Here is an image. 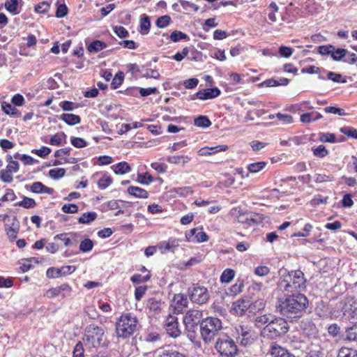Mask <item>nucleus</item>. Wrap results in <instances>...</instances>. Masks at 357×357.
<instances>
[{
	"mask_svg": "<svg viewBox=\"0 0 357 357\" xmlns=\"http://www.w3.org/2000/svg\"><path fill=\"white\" fill-rule=\"evenodd\" d=\"M309 304L306 296L298 292L293 294H284L278 299L277 309L279 312L289 319L301 317Z\"/></svg>",
	"mask_w": 357,
	"mask_h": 357,
	"instance_id": "nucleus-1",
	"label": "nucleus"
},
{
	"mask_svg": "<svg viewBox=\"0 0 357 357\" xmlns=\"http://www.w3.org/2000/svg\"><path fill=\"white\" fill-rule=\"evenodd\" d=\"M278 289L288 294H296L306 288V279L301 270L289 271L283 274L278 283Z\"/></svg>",
	"mask_w": 357,
	"mask_h": 357,
	"instance_id": "nucleus-2",
	"label": "nucleus"
},
{
	"mask_svg": "<svg viewBox=\"0 0 357 357\" xmlns=\"http://www.w3.org/2000/svg\"><path fill=\"white\" fill-rule=\"evenodd\" d=\"M83 341L86 347L93 348L106 347L108 344L105 329L95 324H89L85 327Z\"/></svg>",
	"mask_w": 357,
	"mask_h": 357,
	"instance_id": "nucleus-3",
	"label": "nucleus"
},
{
	"mask_svg": "<svg viewBox=\"0 0 357 357\" xmlns=\"http://www.w3.org/2000/svg\"><path fill=\"white\" fill-rule=\"evenodd\" d=\"M138 320L132 313H124L116 322V333L118 337L126 339L132 335L137 329Z\"/></svg>",
	"mask_w": 357,
	"mask_h": 357,
	"instance_id": "nucleus-4",
	"label": "nucleus"
},
{
	"mask_svg": "<svg viewBox=\"0 0 357 357\" xmlns=\"http://www.w3.org/2000/svg\"><path fill=\"white\" fill-rule=\"evenodd\" d=\"M222 329V322L217 317H208L200 323L201 336L206 343L213 340L215 336H220Z\"/></svg>",
	"mask_w": 357,
	"mask_h": 357,
	"instance_id": "nucleus-5",
	"label": "nucleus"
},
{
	"mask_svg": "<svg viewBox=\"0 0 357 357\" xmlns=\"http://www.w3.org/2000/svg\"><path fill=\"white\" fill-rule=\"evenodd\" d=\"M202 311L199 310H189L183 317V324L188 332V337L192 340L196 337V331L198 326L202 321Z\"/></svg>",
	"mask_w": 357,
	"mask_h": 357,
	"instance_id": "nucleus-6",
	"label": "nucleus"
},
{
	"mask_svg": "<svg viewBox=\"0 0 357 357\" xmlns=\"http://www.w3.org/2000/svg\"><path fill=\"white\" fill-rule=\"evenodd\" d=\"M289 331V324L287 321L282 318L277 317L275 321L267 328H262L261 335L264 338L269 340H276L282 335L286 334Z\"/></svg>",
	"mask_w": 357,
	"mask_h": 357,
	"instance_id": "nucleus-7",
	"label": "nucleus"
},
{
	"mask_svg": "<svg viewBox=\"0 0 357 357\" xmlns=\"http://www.w3.org/2000/svg\"><path fill=\"white\" fill-rule=\"evenodd\" d=\"M215 349L223 357H234L238 352V347L235 342L227 335L218 337Z\"/></svg>",
	"mask_w": 357,
	"mask_h": 357,
	"instance_id": "nucleus-8",
	"label": "nucleus"
},
{
	"mask_svg": "<svg viewBox=\"0 0 357 357\" xmlns=\"http://www.w3.org/2000/svg\"><path fill=\"white\" fill-rule=\"evenodd\" d=\"M190 300L195 304L202 305L206 304L210 298L208 289L199 284H192L188 289Z\"/></svg>",
	"mask_w": 357,
	"mask_h": 357,
	"instance_id": "nucleus-9",
	"label": "nucleus"
},
{
	"mask_svg": "<svg viewBox=\"0 0 357 357\" xmlns=\"http://www.w3.org/2000/svg\"><path fill=\"white\" fill-rule=\"evenodd\" d=\"M234 335L243 346L250 345L254 341V333L250 326L238 324L234 327Z\"/></svg>",
	"mask_w": 357,
	"mask_h": 357,
	"instance_id": "nucleus-10",
	"label": "nucleus"
},
{
	"mask_svg": "<svg viewBox=\"0 0 357 357\" xmlns=\"http://www.w3.org/2000/svg\"><path fill=\"white\" fill-rule=\"evenodd\" d=\"M165 328L167 333L173 338L180 336L181 331L177 317L169 314L166 319Z\"/></svg>",
	"mask_w": 357,
	"mask_h": 357,
	"instance_id": "nucleus-11",
	"label": "nucleus"
},
{
	"mask_svg": "<svg viewBox=\"0 0 357 357\" xmlns=\"http://www.w3.org/2000/svg\"><path fill=\"white\" fill-rule=\"evenodd\" d=\"M76 270L75 266H63L61 268L50 267L46 271V277L49 279H54L62 276H67L74 273Z\"/></svg>",
	"mask_w": 357,
	"mask_h": 357,
	"instance_id": "nucleus-12",
	"label": "nucleus"
},
{
	"mask_svg": "<svg viewBox=\"0 0 357 357\" xmlns=\"http://www.w3.org/2000/svg\"><path fill=\"white\" fill-rule=\"evenodd\" d=\"M186 241L192 243H203L208 240V236L202 229L193 228L185 232Z\"/></svg>",
	"mask_w": 357,
	"mask_h": 357,
	"instance_id": "nucleus-13",
	"label": "nucleus"
},
{
	"mask_svg": "<svg viewBox=\"0 0 357 357\" xmlns=\"http://www.w3.org/2000/svg\"><path fill=\"white\" fill-rule=\"evenodd\" d=\"M72 292V287L68 283L61 284L60 286L50 288L47 290L45 295L50 298L61 296L66 297Z\"/></svg>",
	"mask_w": 357,
	"mask_h": 357,
	"instance_id": "nucleus-14",
	"label": "nucleus"
},
{
	"mask_svg": "<svg viewBox=\"0 0 357 357\" xmlns=\"http://www.w3.org/2000/svg\"><path fill=\"white\" fill-rule=\"evenodd\" d=\"M221 91L218 87L204 89L203 90H199L192 95L191 100H195V98L202 100L213 99L218 97Z\"/></svg>",
	"mask_w": 357,
	"mask_h": 357,
	"instance_id": "nucleus-15",
	"label": "nucleus"
},
{
	"mask_svg": "<svg viewBox=\"0 0 357 357\" xmlns=\"http://www.w3.org/2000/svg\"><path fill=\"white\" fill-rule=\"evenodd\" d=\"M79 234L76 232L61 233L54 236V240H60L66 247L76 245Z\"/></svg>",
	"mask_w": 357,
	"mask_h": 357,
	"instance_id": "nucleus-16",
	"label": "nucleus"
},
{
	"mask_svg": "<svg viewBox=\"0 0 357 357\" xmlns=\"http://www.w3.org/2000/svg\"><path fill=\"white\" fill-rule=\"evenodd\" d=\"M25 188L29 190L31 192L36 194H48L52 195L54 192L52 188L47 187L40 181L33 182L31 185H26Z\"/></svg>",
	"mask_w": 357,
	"mask_h": 357,
	"instance_id": "nucleus-17",
	"label": "nucleus"
},
{
	"mask_svg": "<svg viewBox=\"0 0 357 357\" xmlns=\"http://www.w3.org/2000/svg\"><path fill=\"white\" fill-rule=\"evenodd\" d=\"M22 6V0H6L4 3L6 10L13 15L21 13Z\"/></svg>",
	"mask_w": 357,
	"mask_h": 357,
	"instance_id": "nucleus-18",
	"label": "nucleus"
},
{
	"mask_svg": "<svg viewBox=\"0 0 357 357\" xmlns=\"http://www.w3.org/2000/svg\"><path fill=\"white\" fill-rule=\"evenodd\" d=\"M5 231L9 241L13 242L16 239L19 231V225L16 217L13 218L10 225L5 224Z\"/></svg>",
	"mask_w": 357,
	"mask_h": 357,
	"instance_id": "nucleus-19",
	"label": "nucleus"
},
{
	"mask_svg": "<svg viewBox=\"0 0 357 357\" xmlns=\"http://www.w3.org/2000/svg\"><path fill=\"white\" fill-rule=\"evenodd\" d=\"M250 304L248 301L239 299L234 302L232 305V310L235 314L242 316L249 308Z\"/></svg>",
	"mask_w": 357,
	"mask_h": 357,
	"instance_id": "nucleus-20",
	"label": "nucleus"
},
{
	"mask_svg": "<svg viewBox=\"0 0 357 357\" xmlns=\"http://www.w3.org/2000/svg\"><path fill=\"white\" fill-rule=\"evenodd\" d=\"M173 303L178 312H181L188 304L187 296L183 294H175L173 298Z\"/></svg>",
	"mask_w": 357,
	"mask_h": 357,
	"instance_id": "nucleus-21",
	"label": "nucleus"
},
{
	"mask_svg": "<svg viewBox=\"0 0 357 357\" xmlns=\"http://www.w3.org/2000/svg\"><path fill=\"white\" fill-rule=\"evenodd\" d=\"M269 352L274 357H295L286 349L279 346L277 344L271 345Z\"/></svg>",
	"mask_w": 357,
	"mask_h": 357,
	"instance_id": "nucleus-22",
	"label": "nucleus"
},
{
	"mask_svg": "<svg viewBox=\"0 0 357 357\" xmlns=\"http://www.w3.org/2000/svg\"><path fill=\"white\" fill-rule=\"evenodd\" d=\"M111 169L116 174H125L131 172V167L126 162L122 161L111 166Z\"/></svg>",
	"mask_w": 357,
	"mask_h": 357,
	"instance_id": "nucleus-23",
	"label": "nucleus"
},
{
	"mask_svg": "<svg viewBox=\"0 0 357 357\" xmlns=\"http://www.w3.org/2000/svg\"><path fill=\"white\" fill-rule=\"evenodd\" d=\"M127 192L131 196L139 199H146L149 197V192L139 187L130 186L127 189Z\"/></svg>",
	"mask_w": 357,
	"mask_h": 357,
	"instance_id": "nucleus-24",
	"label": "nucleus"
},
{
	"mask_svg": "<svg viewBox=\"0 0 357 357\" xmlns=\"http://www.w3.org/2000/svg\"><path fill=\"white\" fill-rule=\"evenodd\" d=\"M59 119L63 121L68 126H75L81 122L79 116L68 113H64L60 115Z\"/></svg>",
	"mask_w": 357,
	"mask_h": 357,
	"instance_id": "nucleus-25",
	"label": "nucleus"
},
{
	"mask_svg": "<svg viewBox=\"0 0 357 357\" xmlns=\"http://www.w3.org/2000/svg\"><path fill=\"white\" fill-rule=\"evenodd\" d=\"M139 27H140L139 32L142 35H146L150 31V28H151L150 18L146 14H142L140 16Z\"/></svg>",
	"mask_w": 357,
	"mask_h": 357,
	"instance_id": "nucleus-26",
	"label": "nucleus"
},
{
	"mask_svg": "<svg viewBox=\"0 0 357 357\" xmlns=\"http://www.w3.org/2000/svg\"><path fill=\"white\" fill-rule=\"evenodd\" d=\"M322 115L317 112L303 113L301 116V121L304 123H310L321 119Z\"/></svg>",
	"mask_w": 357,
	"mask_h": 357,
	"instance_id": "nucleus-27",
	"label": "nucleus"
},
{
	"mask_svg": "<svg viewBox=\"0 0 357 357\" xmlns=\"http://www.w3.org/2000/svg\"><path fill=\"white\" fill-rule=\"evenodd\" d=\"M107 47V45L101 40H96L91 42L87 47V50L90 53H97Z\"/></svg>",
	"mask_w": 357,
	"mask_h": 357,
	"instance_id": "nucleus-28",
	"label": "nucleus"
},
{
	"mask_svg": "<svg viewBox=\"0 0 357 357\" xmlns=\"http://www.w3.org/2000/svg\"><path fill=\"white\" fill-rule=\"evenodd\" d=\"M66 135L64 132H59L52 135L49 141L50 144L52 146H60L62 144V142L64 144L66 143Z\"/></svg>",
	"mask_w": 357,
	"mask_h": 357,
	"instance_id": "nucleus-29",
	"label": "nucleus"
},
{
	"mask_svg": "<svg viewBox=\"0 0 357 357\" xmlns=\"http://www.w3.org/2000/svg\"><path fill=\"white\" fill-rule=\"evenodd\" d=\"M190 158L188 155H172L169 156L167 160L172 164L178 165L182 164L184 165L190 160Z\"/></svg>",
	"mask_w": 357,
	"mask_h": 357,
	"instance_id": "nucleus-30",
	"label": "nucleus"
},
{
	"mask_svg": "<svg viewBox=\"0 0 357 357\" xmlns=\"http://www.w3.org/2000/svg\"><path fill=\"white\" fill-rule=\"evenodd\" d=\"M15 206H20L24 208H33L36 206V202L33 198L24 196L22 200L17 202Z\"/></svg>",
	"mask_w": 357,
	"mask_h": 357,
	"instance_id": "nucleus-31",
	"label": "nucleus"
},
{
	"mask_svg": "<svg viewBox=\"0 0 357 357\" xmlns=\"http://www.w3.org/2000/svg\"><path fill=\"white\" fill-rule=\"evenodd\" d=\"M97 218V213L94 211L84 213L78 219L80 224H89Z\"/></svg>",
	"mask_w": 357,
	"mask_h": 357,
	"instance_id": "nucleus-32",
	"label": "nucleus"
},
{
	"mask_svg": "<svg viewBox=\"0 0 357 357\" xmlns=\"http://www.w3.org/2000/svg\"><path fill=\"white\" fill-rule=\"evenodd\" d=\"M153 181V177L149 172L137 174V181L142 185H148Z\"/></svg>",
	"mask_w": 357,
	"mask_h": 357,
	"instance_id": "nucleus-33",
	"label": "nucleus"
},
{
	"mask_svg": "<svg viewBox=\"0 0 357 357\" xmlns=\"http://www.w3.org/2000/svg\"><path fill=\"white\" fill-rule=\"evenodd\" d=\"M235 276V271L231 268H226L222 273L220 280L222 283L230 282Z\"/></svg>",
	"mask_w": 357,
	"mask_h": 357,
	"instance_id": "nucleus-34",
	"label": "nucleus"
},
{
	"mask_svg": "<svg viewBox=\"0 0 357 357\" xmlns=\"http://www.w3.org/2000/svg\"><path fill=\"white\" fill-rule=\"evenodd\" d=\"M194 124L197 127L206 128L211 125V121L207 116L201 115L195 119Z\"/></svg>",
	"mask_w": 357,
	"mask_h": 357,
	"instance_id": "nucleus-35",
	"label": "nucleus"
},
{
	"mask_svg": "<svg viewBox=\"0 0 357 357\" xmlns=\"http://www.w3.org/2000/svg\"><path fill=\"white\" fill-rule=\"evenodd\" d=\"M160 73L157 70L145 68L144 66L142 68L141 77H142L158 79L160 78Z\"/></svg>",
	"mask_w": 357,
	"mask_h": 357,
	"instance_id": "nucleus-36",
	"label": "nucleus"
},
{
	"mask_svg": "<svg viewBox=\"0 0 357 357\" xmlns=\"http://www.w3.org/2000/svg\"><path fill=\"white\" fill-rule=\"evenodd\" d=\"M113 179L111 176L104 174L98 181V187L100 190H105L112 183Z\"/></svg>",
	"mask_w": 357,
	"mask_h": 357,
	"instance_id": "nucleus-37",
	"label": "nucleus"
},
{
	"mask_svg": "<svg viewBox=\"0 0 357 357\" xmlns=\"http://www.w3.org/2000/svg\"><path fill=\"white\" fill-rule=\"evenodd\" d=\"M93 246V241L91 239L86 238L80 242L79 248V251L82 252H88L92 250Z\"/></svg>",
	"mask_w": 357,
	"mask_h": 357,
	"instance_id": "nucleus-38",
	"label": "nucleus"
},
{
	"mask_svg": "<svg viewBox=\"0 0 357 357\" xmlns=\"http://www.w3.org/2000/svg\"><path fill=\"white\" fill-rule=\"evenodd\" d=\"M337 357H357V349L342 347L339 350Z\"/></svg>",
	"mask_w": 357,
	"mask_h": 357,
	"instance_id": "nucleus-39",
	"label": "nucleus"
},
{
	"mask_svg": "<svg viewBox=\"0 0 357 357\" xmlns=\"http://www.w3.org/2000/svg\"><path fill=\"white\" fill-rule=\"evenodd\" d=\"M1 109L3 112L10 116H16L18 110L11 104L7 102H3L1 103Z\"/></svg>",
	"mask_w": 357,
	"mask_h": 357,
	"instance_id": "nucleus-40",
	"label": "nucleus"
},
{
	"mask_svg": "<svg viewBox=\"0 0 357 357\" xmlns=\"http://www.w3.org/2000/svg\"><path fill=\"white\" fill-rule=\"evenodd\" d=\"M169 38H170V40L174 43L178 42L181 40H190V38L187 34H185V33H183L182 31H176V30L174 31L171 33Z\"/></svg>",
	"mask_w": 357,
	"mask_h": 357,
	"instance_id": "nucleus-41",
	"label": "nucleus"
},
{
	"mask_svg": "<svg viewBox=\"0 0 357 357\" xmlns=\"http://www.w3.org/2000/svg\"><path fill=\"white\" fill-rule=\"evenodd\" d=\"M343 337L346 340L354 341L357 340V327H349L347 328L345 334L343 335Z\"/></svg>",
	"mask_w": 357,
	"mask_h": 357,
	"instance_id": "nucleus-42",
	"label": "nucleus"
},
{
	"mask_svg": "<svg viewBox=\"0 0 357 357\" xmlns=\"http://www.w3.org/2000/svg\"><path fill=\"white\" fill-rule=\"evenodd\" d=\"M124 79V75L123 73L121 71H119L117 73L114 78L112 79V83H111V88L112 89H118L123 83Z\"/></svg>",
	"mask_w": 357,
	"mask_h": 357,
	"instance_id": "nucleus-43",
	"label": "nucleus"
},
{
	"mask_svg": "<svg viewBox=\"0 0 357 357\" xmlns=\"http://www.w3.org/2000/svg\"><path fill=\"white\" fill-rule=\"evenodd\" d=\"M347 50L343 48H335L334 47V50L331 53V57L333 60L338 61L342 60L347 54Z\"/></svg>",
	"mask_w": 357,
	"mask_h": 357,
	"instance_id": "nucleus-44",
	"label": "nucleus"
},
{
	"mask_svg": "<svg viewBox=\"0 0 357 357\" xmlns=\"http://www.w3.org/2000/svg\"><path fill=\"white\" fill-rule=\"evenodd\" d=\"M151 275L150 273L146 275H142L140 274H135L130 278V281L133 284H140L148 282L151 279Z\"/></svg>",
	"mask_w": 357,
	"mask_h": 357,
	"instance_id": "nucleus-45",
	"label": "nucleus"
},
{
	"mask_svg": "<svg viewBox=\"0 0 357 357\" xmlns=\"http://www.w3.org/2000/svg\"><path fill=\"white\" fill-rule=\"evenodd\" d=\"M341 133L349 138L357 139V130L351 126H344L340 129Z\"/></svg>",
	"mask_w": 357,
	"mask_h": 357,
	"instance_id": "nucleus-46",
	"label": "nucleus"
},
{
	"mask_svg": "<svg viewBox=\"0 0 357 357\" xmlns=\"http://www.w3.org/2000/svg\"><path fill=\"white\" fill-rule=\"evenodd\" d=\"M328 197H322L321 195H316L310 201V205L312 207H317L320 204H325L328 202Z\"/></svg>",
	"mask_w": 357,
	"mask_h": 357,
	"instance_id": "nucleus-47",
	"label": "nucleus"
},
{
	"mask_svg": "<svg viewBox=\"0 0 357 357\" xmlns=\"http://www.w3.org/2000/svg\"><path fill=\"white\" fill-rule=\"evenodd\" d=\"M266 165L264 161L253 162L248 165V169L250 173H257L262 170Z\"/></svg>",
	"mask_w": 357,
	"mask_h": 357,
	"instance_id": "nucleus-48",
	"label": "nucleus"
},
{
	"mask_svg": "<svg viewBox=\"0 0 357 357\" xmlns=\"http://www.w3.org/2000/svg\"><path fill=\"white\" fill-rule=\"evenodd\" d=\"M313 155L315 157L323 158L328 155V151L324 145H319L312 149Z\"/></svg>",
	"mask_w": 357,
	"mask_h": 357,
	"instance_id": "nucleus-49",
	"label": "nucleus"
},
{
	"mask_svg": "<svg viewBox=\"0 0 357 357\" xmlns=\"http://www.w3.org/2000/svg\"><path fill=\"white\" fill-rule=\"evenodd\" d=\"M144 341L147 342L154 343L161 340V336L156 331L147 332L144 335Z\"/></svg>",
	"mask_w": 357,
	"mask_h": 357,
	"instance_id": "nucleus-50",
	"label": "nucleus"
},
{
	"mask_svg": "<svg viewBox=\"0 0 357 357\" xmlns=\"http://www.w3.org/2000/svg\"><path fill=\"white\" fill-rule=\"evenodd\" d=\"M319 139L321 142L335 143L336 142V136L333 133L319 132Z\"/></svg>",
	"mask_w": 357,
	"mask_h": 357,
	"instance_id": "nucleus-51",
	"label": "nucleus"
},
{
	"mask_svg": "<svg viewBox=\"0 0 357 357\" xmlns=\"http://www.w3.org/2000/svg\"><path fill=\"white\" fill-rule=\"evenodd\" d=\"M237 221L239 223L245 224L248 226H252L257 222V221L251 217L250 214L245 211Z\"/></svg>",
	"mask_w": 357,
	"mask_h": 357,
	"instance_id": "nucleus-52",
	"label": "nucleus"
},
{
	"mask_svg": "<svg viewBox=\"0 0 357 357\" xmlns=\"http://www.w3.org/2000/svg\"><path fill=\"white\" fill-rule=\"evenodd\" d=\"M120 203L123 204V206H131V203L129 202L123 201V200H110L107 202V207L110 210H115L121 208Z\"/></svg>",
	"mask_w": 357,
	"mask_h": 357,
	"instance_id": "nucleus-53",
	"label": "nucleus"
},
{
	"mask_svg": "<svg viewBox=\"0 0 357 357\" xmlns=\"http://www.w3.org/2000/svg\"><path fill=\"white\" fill-rule=\"evenodd\" d=\"M66 169L64 168H54L49 171V176L53 179H59L65 176Z\"/></svg>",
	"mask_w": 357,
	"mask_h": 357,
	"instance_id": "nucleus-54",
	"label": "nucleus"
},
{
	"mask_svg": "<svg viewBox=\"0 0 357 357\" xmlns=\"http://www.w3.org/2000/svg\"><path fill=\"white\" fill-rule=\"evenodd\" d=\"M71 144L78 149L84 148L87 146L88 142L81 137H70Z\"/></svg>",
	"mask_w": 357,
	"mask_h": 357,
	"instance_id": "nucleus-55",
	"label": "nucleus"
},
{
	"mask_svg": "<svg viewBox=\"0 0 357 357\" xmlns=\"http://www.w3.org/2000/svg\"><path fill=\"white\" fill-rule=\"evenodd\" d=\"M324 111L326 113L337 114L341 116L347 115V113L345 112L344 109L336 106L326 107L324 108Z\"/></svg>",
	"mask_w": 357,
	"mask_h": 357,
	"instance_id": "nucleus-56",
	"label": "nucleus"
},
{
	"mask_svg": "<svg viewBox=\"0 0 357 357\" xmlns=\"http://www.w3.org/2000/svg\"><path fill=\"white\" fill-rule=\"evenodd\" d=\"M171 22V17L169 15H162L159 17L156 22L155 25L160 29L167 27Z\"/></svg>",
	"mask_w": 357,
	"mask_h": 357,
	"instance_id": "nucleus-57",
	"label": "nucleus"
},
{
	"mask_svg": "<svg viewBox=\"0 0 357 357\" xmlns=\"http://www.w3.org/2000/svg\"><path fill=\"white\" fill-rule=\"evenodd\" d=\"M50 8V4L47 1H42L35 6L34 10L38 13H47Z\"/></svg>",
	"mask_w": 357,
	"mask_h": 357,
	"instance_id": "nucleus-58",
	"label": "nucleus"
},
{
	"mask_svg": "<svg viewBox=\"0 0 357 357\" xmlns=\"http://www.w3.org/2000/svg\"><path fill=\"white\" fill-rule=\"evenodd\" d=\"M173 192L180 197H186L193 192L192 188L188 186L174 188Z\"/></svg>",
	"mask_w": 357,
	"mask_h": 357,
	"instance_id": "nucleus-59",
	"label": "nucleus"
},
{
	"mask_svg": "<svg viewBox=\"0 0 357 357\" xmlns=\"http://www.w3.org/2000/svg\"><path fill=\"white\" fill-rule=\"evenodd\" d=\"M16 198L17 197L13 190L10 188L6 189L5 195L1 198H0V206H1L2 202L14 201Z\"/></svg>",
	"mask_w": 357,
	"mask_h": 357,
	"instance_id": "nucleus-60",
	"label": "nucleus"
},
{
	"mask_svg": "<svg viewBox=\"0 0 357 357\" xmlns=\"http://www.w3.org/2000/svg\"><path fill=\"white\" fill-rule=\"evenodd\" d=\"M59 106L63 111L68 112L73 111L75 109L77 108V105L76 103L68 100L61 101L59 103Z\"/></svg>",
	"mask_w": 357,
	"mask_h": 357,
	"instance_id": "nucleus-61",
	"label": "nucleus"
},
{
	"mask_svg": "<svg viewBox=\"0 0 357 357\" xmlns=\"http://www.w3.org/2000/svg\"><path fill=\"white\" fill-rule=\"evenodd\" d=\"M333 178V176L326 175L325 174H317L314 175V181L317 183L332 181Z\"/></svg>",
	"mask_w": 357,
	"mask_h": 357,
	"instance_id": "nucleus-62",
	"label": "nucleus"
},
{
	"mask_svg": "<svg viewBox=\"0 0 357 357\" xmlns=\"http://www.w3.org/2000/svg\"><path fill=\"white\" fill-rule=\"evenodd\" d=\"M160 357H188L185 354L173 350H165L162 352Z\"/></svg>",
	"mask_w": 357,
	"mask_h": 357,
	"instance_id": "nucleus-63",
	"label": "nucleus"
},
{
	"mask_svg": "<svg viewBox=\"0 0 357 357\" xmlns=\"http://www.w3.org/2000/svg\"><path fill=\"white\" fill-rule=\"evenodd\" d=\"M84 349L83 344L81 342L76 344L74 347L73 356V357H84Z\"/></svg>",
	"mask_w": 357,
	"mask_h": 357,
	"instance_id": "nucleus-64",
	"label": "nucleus"
}]
</instances>
